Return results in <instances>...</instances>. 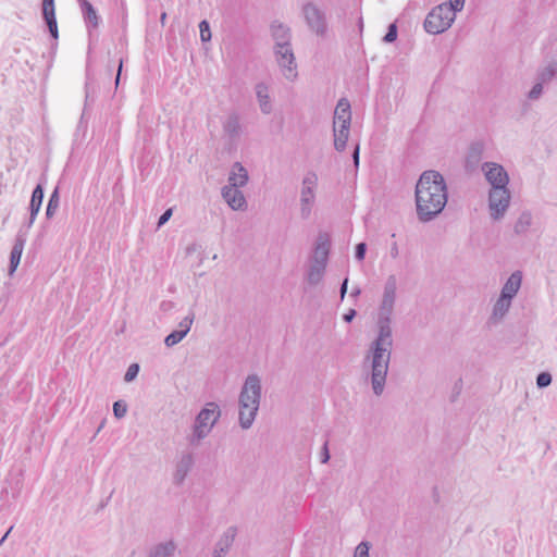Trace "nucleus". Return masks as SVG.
I'll return each instance as SVG.
<instances>
[{"instance_id":"obj_55","label":"nucleus","mask_w":557,"mask_h":557,"mask_svg":"<svg viewBox=\"0 0 557 557\" xmlns=\"http://www.w3.org/2000/svg\"><path fill=\"white\" fill-rule=\"evenodd\" d=\"M122 26H123V28H125V26H126V15L123 16Z\"/></svg>"},{"instance_id":"obj_35","label":"nucleus","mask_w":557,"mask_h":557,"mask_svg":"<svg viewBox=\"0 0 557 557\" xmlns=\"http://www.w3.org/2000/svg\"><path fill=\"white\" fill-rule=\"evenodd\" d=\"M138 373H139V364L132 363L126 370V373L124 375V381L127 383L134 381L136 379V376L138 375Z\"/></svg>"},{"instance_id":"obj_21","label":"nucleus","mask_w":557,"mask_h":557,"mask_svg":"<svg viewBox=\"0 0 557 557\" xmlns=\"http://www.w3.org/2000/svg\"><path fill=\"white\" fill-rule=\"evenodd\" d=\"M255 89L261 112L263 114H270L273 110V106L270 99L268 85L264 83H258Z\"/></svg>"},{"instance_id":"obj_29","label":"nucleus","mask_w":557,"mask_h":557,"mask_svg":"<svg viewBox=\"0 0 557 557\" xmlns=\"http://www.w3.org/2000/svg\"><path fill=\"white\" fill-rule=\"evenodd\" d=\"M185 337V332H181L180 330H175L171 332L164 339V344L168 347H173L178 344Z\"/></svg>"},{"instance_id":"obj_20","label":"nucleus","mask_w":557,"mask_h":557,"mask_svg":"<svg viewBox=\"0 0 557 557\" xmlns=\"http://www.w3.org/2000/svg\"><path fill=\"white\" fill-rule=\"evenodd\" d=\"M521 282L522 273L520 271H515L513 273H511V275L508 277V280L506 281L502 288L500 296L512 300V298L517 295V293L520 289Z\"/></svg>"},{"instance_id":"obj_2","label":"nucleus","mask_w":557,"mask_h":557,"mask_svg":"<svg viewBox=\"0 0 557 557\" xmlns=\"http://www.w3.org/2000/svg\"><path fill=\"white\" fill-rule=\"evenodd\" d=\"M414 195L418 220L422 223L434 220L448 199L444 176L434 170L424 171L416 184Z\"/></svg>"},{"instance_id":"obj_49","label":"nucleus","mask_w":557,"mask_h":557,"mask_svg":"<svg viewBox=\"0 0 557 557\" xmlns=\"http://www.w3.org/2000/svg\"><path fill=\"white\" fill-rule=\"evenodd\" d=\"M389 253H391V257L394 259L398 257L399 250H398V245L396 242H394L392 244Z\"/></svg>"},{"instance_id":"obj_47","label":"nucleus","mask_w":557,"mask_h":557,"mask_svg":"<svg viewBox=\"0 0 557 557\" xmlns=\"http://www.w3.org/2000/svg\"><path fill=\"white\" fill-rule=\"evenodd\" d=\"M347 289H348V277H345L343 283L341 284V288H339V295H341L342 300L345 298V295L347 294Z\"/></svg>"},{"instance_id":"obj_10","label":"nucleus","mask_w":557,"mask_h":557,"mask_svg":"<svg viewBox=\"0 0 557 557\" xmlns=\"http://www.w3.org/2000/svg\"><path fill=\"white\" fill-rule=\"evenodd\" d=\"M318 184V176L310 172L302 178V188L300 193V214L302 219H308L311 214V208L314 203V189Z\"/></svg>"},{"instance_id":"obj_51","label":"nucleus","mask_w":557,"mask_h":557,"mask_svg":"<svg viewBox=\"0 0 557 557\" xmlns=\"http://www.w3.org/2000/svg\"><path fill=\"white\" fill-rule=\"evenodd\" d=\"M13 527H10V529L5 532V534L0 539V546L3 544V542L7 540L8 535L12 531Z\"/></svg>"},{"instance_id":"obj_53","label":"nucleus","mask_w":557,"mask_h":557,"mask_svg":"<svg viewBox=\"0 0 557 557\" xmlns=\"http://www.w3.org/2000/svg\"><path fill=\"white\" fill-rule=\"evenodd\" d=\"M359 294H360V289H359V288H355V289L351 292L350 296H352V297H357Z\"/></svg>"},{"instance_id":"obj_41","label":"nucleus","mask_w":557,"mask_h":557,"mask_svg":"<svg viewBox=\"0 0 557 557\" xmlns=\"http://www.w3.org/2000/svg\"><path fill=\"white\" fill-rule=\"evenodd\" d=\"M465 0H449V3L447 4L448 8L451 9V12L455 14L457 12H460L463 9Z\"/></svg>"},{"instance_id":"obj_33","label":"nucleus","mask_w":557,"mask_h":557,"mask_svg":"<svg viewBox=\"0 0 557 557\" xmlns=\"http://www.w3.org/2000/svg\"><path fill=\"white\" fill-rule=\"evenodd\" d=\"M543 87H544V84L536 81L534 86L531 88V90L528 94V99L533 100V101L540 99L543 94Z\"/></svg>"},{"instance_id":"obj_36","label":"nucleus","mask_w":557,"mask_h":557,"mask_svg":"<svg viewBox=\"0 0 557 557\" xmlns=\"http://www.w3.org/2000/svg\"><path fill=\"white\" fill-rule=\"evenodd\" d=\"M397 289V280L395 275H389L384 285L383 293L396 294Z\"/></svg>"},{"instance_id":"obj_3","label":"nucleus","mask_w":557,"mask_h":557,"mask_svg":"<svg viewBox=\"0 0 557 557\" xmlns=\"http://www.w3.org/2000/svg\"><path fill=\"white\" fill-rule=\"evenodd\" d=\"M486 181L491 184L488 209L491 218L498 221L504 218L510 205L511 194L508 189L509 176L498 163L485 162L482 165Z\"/></svg>"},{"instance_id":"obj_8","label":"nucleus","mask_w":557,"mask_h":557,"mask_svg":"<svg viewBox=\"0 0 557 557\" xmlns=\"http://www.w3.org/2000/svg\"><path fill=\"white\" fill-rule=\"evenodd\" d=\"M455 13L446 3L433 8L426 15L423 27L432 35L442 34L447 30L455 21Z\"/></svg>"},{"instance_id":"obj_31","label":"nucleus","mask_w":557,"mask_h":557,"mask_svg":"<svg viewBox=\"0 0 557 557\" xmlns=\"http://www.w3.org/2000/svg\"><path fill=\"white\" fill-rule=\"evenodd\" d=\"M200 38L201 41L207 42L211 39L210 24L203 20L199 23Z\"/></svg>"},{"instance_id":"obj_11","label":"nucleus","mask_w":557,"mask_h":557,"mask_svg":"<svg viewBox=\"0 0 557 557\" xmlns=\"http://www.w3.org/2000/svg\"><path fill=\"white\" fill-rule=\"evenodd\" d=\"M331 248V238L327 233H319L315 239L313 253L310 261L319 262L327 265L329 255Z\"/></svg>"},{"instance_id":"obj_50","label":"nucleus","mask_w":557,"mask_h":557,"mask_svg":"<svg viewBox=\"0 0 557 557\" xmlns=\"http://www.w3.org/2000/svg\"><path fill=\"white\" fill-rule=\"evenodd\" d=\"M28 210H29V215L33 218V219H36L37 218V214L38 212L40 211V209L34 207V206H28Z\"/></svg>"},{"instance_id":"obj_40","label":"nucleus","mask_w":557,"mask_h":557,"mask_svg":"<svg viewBox=\"0 0 557 557\" xmlns=\"http://www.w3.org/2000/svg\"><path fill=\"white\" fill-rule=\"evenodd\" d=\"M367 252V244L366 243H359L355 247V258L358 261H362L366 257Z\"/></svg>"},{"instance_id":"obj_45","label":"nucleus","mask_w":557,"mask_h":557,"mask_svg":"<svg viewBox=\"0 0 557 557\" xmlns=\"http://www.w3.org/2000/svg\"><path fill=\"white\" fill-rule=\"evenodd\" d=\"M357 315V311L355 309H349L344 315H343V320L346 322V323H350L355 317Z\"/></svg>"},{"instance_id":"obj_30","label":"nucleus","mask_w":557,"mask_h":557,"mask_svg":"<svg viewBox=\"0 0 557 557\" xmlns=\"http://www.w3.org/2000/svg\"><path fill=\"white\" fill-rule=\"evenodd\" d=\"M398 29L396 23H391L387 27V32L383 37L385 44H392L397 39Z\"/></svg>"},{"instance_id":"obj_37","label":"nucleus","mask_w":557,"mask_h":557,"mask_svg":"<svg viewBox=\"0 0 557 557\" xmlns=\"http://www.w3.org/2000/svg\"><path fill=\"white\" fill-rule=\"evenodd\" d=\"M44 197H45L44 183L40 182L34 188L30 199H35V201H39L40 203H42Z\"/></svg>"},{"instance_id":"obj_1","label":"nucleus","mask_w":557,"mask_h":557,"mask_svg":"<svg viewBox=\"0 0 557 557\" xmlns=\"http://www.w3.org/2000/svg\"><path fill=\"white\" fill-rule=\"evenodd\" d=\"M396 294L383 293L382 302L377 317V335L370 344L364 363H370L371 386L374 395L381 396L384 392L386 376L392 356L393 332L392 313Z\"/></svg>"},{"instance_id":"obj_12","label":"nucleus","mask_w":557,"mask_h":557,"mask_svg":"<svg viewBox=\"0 0 557 557\" xmlns=\"http://www.w3.org/2000/svg\"><path fill=\"white\" fill-rule=\"evenodd\" d=\"M41 14L45 23L47 24L50 36L58 39L59 30L55 17L54 0H42Z\"/></svg>"},{"instance_id":"obj_16","label":"nucleus","mask_w":557,"mask_h":557,"mask_svg":"<svg viewBox=\"0 0 557 557\" xmlns=\"http://www.w3.org/2000/svg\"><path fill=\"white\" fill-rule=\"evenodd\" d=\"M25 243H26V234L23 231H18V233L15 237V242L12 247L11 253H10L9 275H13L14 272L16 271V269L20 264V261H21V257H22V252H23Z\"/></svg>"},{"instance_id":"obj_39","label":"nucleus","mask_w":557,"mask_h":557,"mask_svg":"<svg viewBox=\"0 0 557 557\" xmlns=\"http://www.w3.org/2000/svg\"><path fill=\"white\" fill-rule=\"evenodd\" d=\"M370 545L368 542H361L355 550L354 557H369Z\"/></svg>"},{"instance_id":"obj_56","label":"nucleus","mask_w":557,"mask_h":557,"mask_svg":"<svg viewBox=\"0 0 557 557\" xmlns=\"http://www.w3.org/2000/svg\"><path fill=\"white\" fill-rule=\"evenodd\" d=\"M166 18V13L161 14V22L164 23V20Z\"/></svg>"},{"instance_id":"obj_15","label":"nucleus","mask_w":557,"mask_h":557,"mask_svg":"<svg viewBox=\"0 0 557 557\" xmlns=\"http://www.w3.org/2000/svg\"><path fill=\"white\" fill-rule=\"evenodd\" d=\"M222 197L233 210H245L247 201L239 188L224 186Z\"/></svg>"},{"instance_id":"obj_44","label":"nucleus","mask_w":557,"mask_h":557,"mask_svg":"<svg viewBox=\"0 0 557 557\" xmlns=\"http://www.w3.org/2000/svg\"><path fill=\"white\" fill-rule=\"evenodd\" d=\"M359 153H360V146H359V144H356L354 151H352V156H351L356 169L359 166Z\"/></svg>"},{"instance_id":"obj_43","label":"nucleus","mask_w":557,"mask_h":557,"mask_svg":"<svg viewBox=\"0 0 557 557\" xmlns=\"http://www.w3.org/2000/svg\"><path fill=\"white\" fill-rule=\"evenodd\" d=\"M320 459L322 463H326L330 460V451H329V443L327 441L323 444L321 453H320Z\"/></svg>"},{"instance_id":"obj_38","label":"nucleus","mask_w":557,"mask_h":557,"mask_svg":"<svg viewBox=\"0 0 557 557\" xmlns=\"http://www.w3.org/2000/svg\"><path fill=\"white\" fill-rule=\"evenodd\" d=\"M194 322V313H190L189 315L185 317L181 322H180V331L181 332H185V336L187 335V333L190 331V327H191V324Z\"/></svg>"},{"instance_id":"obj_7","label":"nucleus","mask_w":557,"mask_h":557,"mask_svg":"<svg viewBox=\"0 0 557 557\" xmlns=\"http://www.w3.org/2000/svg\"><path fill=\"white\" fill-rule=\"evenodd\" d=\"M221 417V409L216 403H208L196 416L193 433L188 437V442L193 446H197L206 438L215 423Z\"/></svg>"},{"instance_id":"obj_34","label":"nucleus","mask_w":557,"mask_h":557,"mask_svg":"<svg viewBox=\"0 0 557 557\" xmlns=\"http://www.w3.org/2000/svg\"><path fill=\"white\" fill-rule=\"evenodd\" d=\"M552 383V375L548 372H541L536 376V385L539 388H544L549 386Z\"/></svg>"},{"instance_id":"obj_6","label":"nucleus","mask_w":557,"mask_h":557,"mask_svg":"<svg viewBox=\"0 0 557 557\" xmlns=\"http://www.w3.org/2000/svg\"><path fill=\"white\" fill-rule=\"evenodd\" d=\"M351 123L350 103L346 98H341L336 104L333 120L334 148L338 152L345 150Z\"/></svg>"},{"instance_id":"obj_14","label":"nucleus","mask_w":557,"mask_h":557,"mask_svg":"<svg viewBox=\"0 0 557 557\" xmlns=\"http://www.w3.org/2000/svg\"><path fill=\"white\" fill-rule=\"evenodd\" d=\"M194 466V456L191 453H185L181 456L176 463L173 475V483L177 486L182 485Z\"/></svg>"},{"instance_id":"obj_42","label":"nucleus","mask_w":557,"mask_h":557,"mask_svg":"<svg viewBox=\"0 0 557 557\" xmlns=\"http://www.w3.org/2000/svg\"><path fill=\"white\" fill-rule=\"evenodd\" d=\"M173 214V209L172 208H169L166 209L159 218L158 220V227H161L163 226L172 216Z\"/></svg>"},{"instance_id":"obj_46","label":"nucleus","mask_w":557,"mask_h":557,"mask_svg":"<svg viewBox=\"0 0 557 557\" xmlns=\"http://www.w3.org/2000/svg\"><path fill=\"white\" fill-rule=\"evenodd\" d=\"M36 219H33L30 215L28 216V220L25 221L22 225V227L20 228V231H23L26 235H27V232L28 230L33 226L34 222H35Z\"/></svg>"},{"instance_id":"obj_48","label":"nucleus","mask_w":557,"mask_h":557,"mask_svg":"<svg viewBox=\"0 0 557 557\" xmlns=\"http://www.w3.org/2000/svg\"><path fill=\"white\" fill-rule=\"evenodd\" d=\"M123 59H120L119 61V66H117V73H116V76H115V86L117 87L119 84H120V81H121V74H122V69H123Z\"/></svg>"},{"instance_id":"obj_19","label":"nucleus","mask_w":557,"mask_h":557,"mask_svg":"<svg viewBox=\"0 0 557 557\" xmlns=\"http://www.w3.org/2000/svg\"><path fill=\"white\" fill-rule=\"evenodd\" d=\"M248 182V172L240 162H235L228 175V187L240 188Z\"/></svg>"},{"instance_id":"obj_28","label":"nucleus","mask_w":557,"mask_h":557,"mask_svg":"<svg viewBox=\"0 0 557 557\" xmlns=\"http://www.w3.org/2000/svg\"><path fill=\"white\" fill-rule=\"evenodd\" d=\"M511 299L499 296L493 308V317L502 319L509 311Z\"/></svg>"},{"instance_id":"obj_22","label":"nucleus","mask_w":557,"mask_h":557,"mask_svg":"<svg viewBox=\"0 0 557 557\" xmlns=\"http://www.w3.org/2000/svg\"><path fill=\"white\" fill-rule=\"evenodd\" d=\"M177 545L170 540L153 545L148 553V557H174Z\"/></svg>"},{"instance_id":"obj_54","label":"nucleus","mask_w":557,"mask_h":557,"mask_svg":"<svg viewBox=\"0 0 557 557\" xmlns=\"http://www.w3.org/2000/svg\"><path fill=\"white\" fill-rule=\"evenodd\" d=\"M455 388H458L457 394H459L461 388V380H459V382L455 384Z\"/></svg>"},{"instance_id":"obj_26","label":"nucleus","mask_w":557,"mask_h":557,"mask_svg":"<svg viewBox=\"0 0 557 557\" xmlns=\"http://www.w3.org/2000/svg\"><path fill=\"white\" fill-rule=\"evenodd\" d=\"M531 224H532V214H531V212L530 211H523L519 215V218H518V220H517V222L515 224V227H513L515 233L518 234V235L527 233L529 227L531 226Z\"/></svg>"},{"instance_id":"obj_18","label":"nucleus","mask_w":557,"mask_h":557,"mask_svg":"<svg viewBox=\"0 0 557 557\" xmlns=\"http://www.w3.org/2000/svg\"><path fill=\"white\" fill-rule=\"evenodd\" d=\"M484 145L482 141H474L470 145L466 157V169L474 171L483 157Z\"/></svg>"},{"instance_id":"obj_57","label":"nucleus","mask_w":557,"mask_h":557,"mask_svg":"<svg viewBox=\"0 0 557 557\" xmlns=\"http://www.w3.org/2000/svg\"><path fill=\"white\" fill-rule=\"evenodd\" d=\"M359 26H360V28H362V26H363L362 18H360V21H359Z\"/></svg>"},{"instance_id":"obj_9","label":"nucleus","mask_w":557,"mask_h":557,"mask_svg":"<svg viewBox=\"0 0 557 557\" xmlns=\"http://www.w3.org/2000/svg\"><path fill=\"white\" fill-rule=\"evenodd\" d=\"M301 13L310 30L318 36H324L327 30L325 13L313 2H307L301 8Z\"/></svg>"},{"instance_id":"obj_4","label":"nucleus","mask_w":557,"mask_h":557,"mask_svg":"<svg viewBox=\"0 0 557 557\" xmlns=\"http://www.w3.org/2000/svg\"><path fill=\"white\" fill-rule=\"evenodd\" d=\"M271 34L275 41L274 54L284 77L294 81L297 77V64L290 45V29L277 21L271 24Z\"/></svg>"},{"instance_id":"obj_13","label":"nucleus","mask_w":557,"mask_h":557,"mask_svg":"<svg viewBox=\"0 0 557 557\" xmlns=\"http://www.w3.org/2000/svg\"><path fill=\"white\" fill-rule=\"evenodd\" d=\"M237 535V528L228 527L215 543L212 557H224L232 547Z\"/></svg>"},{"instance_id":"obj_52","label":"nucleus","mask_w":557,"mask_h":557,"mask_svg":"<svg viewBox=\"0 0 557 557\" xmlns=\"http://www.w3.org/2000/svg\"><path fill=\"white\" fill-rule=\"evenodd\" d=\"M29 205L40 209L42 203L35 201V199H30Z\"/></svg>"},{"instance_id":"obj_23","label":"nucleus","mask_w":557,"mask_h":557,"mask_svg":"<svg viewBox=\"0 0 557 557\" xmlns=\"http://www.w3.org/2000/svg\"><path fill=\"white\" fill-rule=\"evenodd\" d=\"M325 269H326L325 264L310 261V264H309V268H308V271H307V277H306L308 284L310 286L318 285L322 281V278H323V275L325 273Z\"/></svg>"},{"instance_id":"obj_25","label":"nucleus","mask_w":557,"mask_h":557,"mask_svg":"<svg viewBox=\"0 0 557 557\" xmlns=\"http://www.w3.org/2000/svg\"><path fill=\"white\" fill-rule=\"evenodd\" d=\"M557 76V63H549L548 65L540 69L536 74V81L542 84H548Z\"/></svg>"},{"instance_id":"obj_5","label":"nucleus","mask_w":557,"mask_h":557,"mask_svg":"<svg viewBox=\"0 0 557 557\" xmlns=\"http://www.w3.org/2000/svg\"><path fill=\"white\" fill-rule=\"evenodd\" d=\"M261 400V380L257 374H249L242 387L239 404V425L249 429L257 416Z\"/></svg>"},{"instance_id":"obj_32","label":"nucleus","mask_w":557,"mask_h":557,"mask_svg":"<svg viewBox=\"0 0 557 557\" xmlns=\"http://www.w3.org/2000/svg\"><path fill=\"white\" fill-rule=\"evenodd\" d=\"M127 412V405L123 400H117L113 404V414L115 418L121 419Z\"/></svg>"},{"instance_id":"obj_17","label":"nucleus","mask_w":557,"mask_h":557,"mask_svg":"<svg viewBox=\"0 0 557 557\" xmlns=\"http://www.w3.org/2000/svg\"><path fill=\"white\" fill-rule=\"evenodd\" d=\"M77 2L79 4L83 20H84L88 30H90L91 28L92 29L98 28L100 25L101 18L98 15L94 5L88 0H77Z\"/></svg>"},{"instance_id":"obj_27","label":"nucleus","mask_w":557,"mask_h":557,"mask_svg":"<svg viewBox=\"0 0 557 557\" xmlns=\"http://www.w3.org/2000/svg\"><path fill=\"white\" fill-rule=\"evenodd\" d=\"M59 206H60L59 187H55L49 197L47 208H46V218L48 220H50L54 216Z\"/></svg>"},{"instance_id":"obj_24","label":"nucleus","mask_w":557,"mask_h":557,"mask_svg":"<svg viewBox=\"0 0 557 557\" xmlns=\"http://www.w3.org/2000/svg\"><path fill=\"white\" fill-rule=\"evenodd\" d=\"M223 129L231 139L237 138L242 129L238 114L232 113L228 115L223 125Z\"/></svg>"}]
</instances>
